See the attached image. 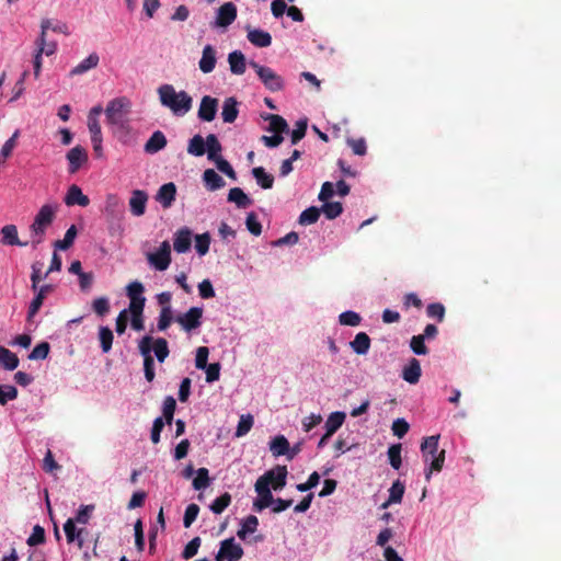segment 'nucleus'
<instances>
[{"label":"nucleus","instance_id":"obj_28","mask_svg":"<svg viewBox=\"0 0 561 561\" xmlns=\"http://www.w3.org/2000/svg\"><path fill=\"white\" fill-rule=\"evenodd\" d=\"M247 37L256 47H268L272 44L271 34L262 30H250Z\"/></svg>","mask_w":561,"mask_h":561},{"label":"nucleus","instance_id":"obj_36","mask_svg":"<svg viewBox=\"0 0 561 561\" xmlns=\"http://www.w3.org/2000/svg\"><path fill=\"white\" fill-rule=\"evenodd\" d=\"M345 417V413L341 411L331 413L325 421V432L333 435L343 425Z\"/></svg>","mask_w":561,"mask_h":561},{"label":"nucleus","instance_id":"obj_17","mask_svg":"<svg viewBox=\"0 0 561 561\" xmlns=\"http://www.w3.org/2000/svg\"><path fill=\"white\" fill-rule=\"evenodd\" d=\"M148 195L145 191L135 190L129 199L130 211L134 216H141L146 211Z\"/></svg>","mask_w":561,"mask_h":561},{"label":"nucleus","instance_id":"obj_6","mask_svg":"<svg viewBox=\"0 0 561 561\" xmlns=\"http://www.w3.org/2000/svg\"><path fill=\"white\" fill-rule=\"evenodd\" d=\"M202 318L203 308L192 307L186 312L178 314L174 322H176L185 332H192L201 327Z\"/></svg>","mask_w":561,"mask_h":561},{"label":"nucleus","instance_id":"obj_62","mask_svg":"<svg viewBox=\"0 0 561 561\" xmlns=\"http://www.w3.org/2000/svg\"><path fill=\"white\" fill-rule=\"evenodd\" d=\"M201 538L194 537L184 548L182 551V558L185 560H190L193 557H195L198 552V549L201 547Z\"/></svg>","mask_w":561,"mask_h":561},{"label":"nucleus","instance_id":"obj_26","mask_svg":"<svg viewBox=\"0 0 561 561\" xmlns=\"http://www.w3.org/2000/svg\"><path fill=\"white\" fill-rule=\"evenodd\" d=\"M152 337L145 335L138 343V348L144 357V368H154V359L151 356Z\"/></svg>","mask_w":561,"mask_h":561},{"label":"nucleus","instance_id":"obj_30","mask_svg":"<svg viewBox=\"0 0 561 561\" xmlns=\"http://www.w3.org/2000/svg\"><path fill=\"white\" fill-rule=\"evenodd\" d=\"M370 337L365 332H359L355 335L350 346L357 355H365L370 348Z\"/></svg>","mask_w":561,"mask_h":561},{"label":"nucleus","instance_id":"obj_23","mask_svg":"<svg viewBox=\"0 0 561 561\" xmlns=\"http://www.w3.org/2000/svg\"><path fill=\"white\" fill-rule=\"evenodd\" d=\"M422 375L421 364L416 358H411L402 370V378L411 385L419 382Z\"/></svg>","mask_w":561,"mask_h":561},{"label":"nucleus","instance_id":"obj_18","mask_svg":"<svg viewBox=\"0 0 561 561\" xmlns=\"http://www.w3.org/2000/svg\"><path fill=\"white\" fill-rule=\"evenodd\" d=\"M176 186L173 182L163 184L156 196V199L162 205L163 208H169L175 201Z\"/></svg>","mask_w":561,"mask_h":561},{"label":"nucleus","instance_id":"obj_63","mask_svg":"<svg viewBox=\"0 0 561 561\" xmlns=\"http://www.w3.org/2000/svg\"><path fill=\"white\" fill-rule=\"evenodd\" d=\"M199 513V506L195 503H192L187 505L184 517H183V525L185 528L191 527V525L195 522L197 518V515Z\"/></svg>","mask_w":561,"mask_h":561},{"label":"nucleus","instance_id":"obj_61","mask_svg":"<svg viewBox=\"0 0 561 561\" xmlns=\"http://www.w3.org/2000/svg\"><path fill=\"white\" fill-rule=\"evenodd\" d=\"M26 542L31 547L44 543L45 542V529L39 525H35L33 527V531H32L31 536L27 538Z\"/></svg>","mask_w":561,"mask_h":561},{"label":"nucleus","instance_id":"obj_12","mask_svg":"<svg viewBox=\"0 0 561 561\" xmlns=\"http://www.w3.org/2000/svg\"><path fill=\"white\" fill-rule=\"evenodd\" d=\"M49 27H50V20L49 19L42 20L41 34L35 42L36 49H38V53L45 54L46 56H50V55L55 54V51L57 49L56 43H54V42L47 43V41H46V34H47V31Z\"/></svg>","mask_w":561,"mask_h":561},{"label":"nucleus","instance_id":"obj_25","mask_svg":"<svg viewBox=\"0 0 561 561\" xmlns=\"http://www.w3.org/2000/svg\"><path fill=\"white\" fill-rule=\"evenodd\" d=\"M75 523L76 522L72 518H68L66 520V523L64 524V531H65L67 541L69 543L77 541L78 547L82 548L83 547L82 534H83L84 529H82V528L77 529Z\"/></svg>","mask_w":561,"mask_h":561},{"label":"nucleus","instance_id":"obj_58","mask_svg":"<svg viewBox=\"0 0 561 561\" xmlns=\"http://www.w3.org/2000/svg\"><path fill=\"white\" fill-rule=\"evenodd\" d=\"M425 339L422 335H413L410 341V347L412 352L416 355H426L428 353V348L425 345Z\"/></svg>","mask_w":561,"mask_h":561},{"label":"nucleus","instance_id":"obj_9","mask_svg":"<svg viewBox=\"0 0 561 561\" xmlns=\"http://www.w3.org/2000/svg\"><path fill=\"white\" fill-rule=\"evenodd\" d=\"M287 468L286 466H277L272 470L266 471L259 479H265L266 486L273 490H282L286 485L287 478Z\"/></svg>","mask_w":561,"mask_h":561},{"label":"nucleus","instance_id":"obj_53","mask_svg":"<svg viewBox=\"0 0 561 561\" xmlns=\"http://www.w3.org/2000/svg\"><path fill=\"white\" fill-rule=\"evenodd\" d=\"M388 458L391 467L398 470L402 465L401 459V444H396L389 447Z\"/></svg>","mask_w":561,"mask_h":561},{"label":"nucleus","instance_id":"obj_35","mask_svg":"<svg viewBox=\"0 0 561 561\" xmlns=\"http://www.w3.org/2000/svg\"><path fill=\"white\" fill-rule=\"evenodd\" d=\"M270 450L275 457L287 455L289 453V442L284 435H278L271 440Z\"/></svg>","mask_w":561,"mask_h":561},{"label":"nucleus","instance_id":"obj_45","mask_svg":"<svg viewBox=\"0 0 561 561\" xmlns=\"http://www.w3.org/2000/svg\"><path fill=\"white\" fill-rule=\"evenodd\" d=\"M267 119L270 121L268 130L276 135H280L288 128L287 122L279 115L271 114Z\"/></svg>","mask_w":561,"mask_h":561},{"label":"nucleus","instance_id":"obj_16","mask_svg":"<svg viewBox=\"0 0 561 561\" xmlns=\"http://www.w3.org/2000/svg\"><path fill=\"white\" fill-rule=\"evenodd\" d=\"M1 243L3 245H18V247H26L28 242H22L19 239L18 228L15 225H5L1 228Z\"/></svg>","mask_w":561,"mask_h":561},{"label":"nucleus","instance_id":"obj_56","mask_svg":"<svg viewBox=\"0 0 561 561\" xmlns=\"http://www.w3.org/2000/svg\"><path fill=\"white\" fill-rule=\"evenodd\" d=\"M49 350H50V346H49L48 342H41L28 354V359H31V360L45 359L49 354Z\"/></svg>","mask_w":561,"mask_h":561},{"label":"nucleus","instance_id":"obj_52","mask_svg":"<svg viewBox=\"0 0 561 561\" xmlns=\"http://www.w3.org/2000/svg\"><path fill=\"white\" fill-rule=\"evenodd\" d=\"M18 398V389L12 385H0V404L5 405L8 401Z\"/></svg>","mask_w":561,"mask_h":561},{"label":"nucleus","instance_id":"obj_10","mask_svg":"<svg viewBox=\"0 0 561 561\" xmlns=\"http://www.w3.org/2000/svg\"><path fill=\"white\" fill-rule=\"evenodd\" d=\"M237 19V7L233 2H226L217 10L216 20L214 26L216 27H228Z\"/></svg>","mask_w":561,"mask_h":561},{"label":"nucleus","instance_id":"obj_20","mask_svg":"<svg viewBox=\"0 0 561 561\" xmlns=\"http://www.w3.org/2000/svg\"><path fill=\"white\" fill-rule=\"evenodd\" d=\"M216 50L211 45H206L202 53V58L198 62L199 69L204 73L211 72L216 67Z\"/></svg>","mask_w":561,"mask_h":561},{"label":"nucleus","instance_id":"obj_38","mask_svg":"<svg viewBox=\"0 0 561 561\" xmlns=\"http://www.w3.org/2000/svg\"><path fill=\"white\" fill-rule=\"evenodd\" d=\"M222 150V147L215 134H209L206 137V151L208 154V159L210 161H215L220 156V152Z\"/></svg>","mask_w":561,"mask_h":561},{"label":"nucleus","instance_id":"obj_21","mask_svg":"<svg viewBox=\"0 0 561 561\" xmlns=\"http://www.w3.org/2000/svg\"><path fill=\"white\" fill-rule=\"evenodd\" d=\"M56 210L57 206H53L49 204L43 205L36 214L33 224L48 228L55 219Z\"/></svg>","mask_w":561,"mask_h":561},{"label":"nucleus","instance_id":"obj_59","mask_svg":"<svg viewBox=\"0 0 561 561\" xmlns=\"http://www.w3.org/2000/svg\"><path fill=\"white\" fill-rule=\"evenodd\" d=\"M252 426H253V416L250 414L242 415L239 420V423H238V426L236 430V436L237 437L244 436L245 434H248L250 432Z\"/></svg>","mask_w":561,"mask_h":561},{"label":"nucleus","instance_id":"obj_8","mask_svg":"<svg viewBox=\"0 0 561 561\" xmlns=\"http://www.w3.org/2000/svg\"><path fill=\"white\" fill-rule=\"evenodd\" d=\"M254 489L257 493V499H255L253 502V507L255 511L261 512L274 503L273 494L271 489L266 486L265 479H257Z\"/></svg>","mask_w":561,"mask_h":561},{"label":"nucleus","instance_id":"obj_3","mask_svg":"<svg viewBox=\"0 0 561 561\" xmlns=\"http://www.w3.org/2000/svg\"><path fill=\"white\" fill-rule=\"evenodd\" d=\"M249 65L251 68L254 69L259 79L268 91L278 92L284 89V79L278 73H276L272 68L262 66L256 61H250Z\"/></svg>","mask_w":561,"mask_h":561},{"label":"nucleus","instance_id":"obj_51","mask_svg":"<svg viewBox=\"0 0 561 561\" xmlns=\"http://www.w3.org/2000/svg\"><path fill=\"white\" fill-rule=\"evenodd\" d=\"M210 245V234L208 232L197 234L195 237V249L196 252L203 256L208 253Z\"/></svg>","mask_w":561,"mask_h":561},{"label":"nucleus","instance_id":"obj_4","mask_svg":"<svg viewBox=\"0 0 561 561\" xmlns=\"http://www.w3.org/2000/svg\"><path fill=\"white\" fill-rule=\"evenodd\" d=\"M130 105V101L125 96L111 100L104 111L107 124L112 125L114 123H121L123 119H127Z\"/></svg>","mask_w":561,"mask_h":561},{"label":"nucleus","instance_id":"obj_13","mask_svg":"<svg viewBox=\"0 0 561 561\" xmlns=\"http://www.w3.org/2000/svg\"><path fill=\"white\" fill-rule=\"evenodd\" d=\"M69 162V173H76L83 163L88 161V152L82 146H76L71 148L66 156Z\"/></svg>","mask_w":561,"mask_h":561},{"label":"nucleus","instance_id":"obj_57","mask_svg":"<svg viewBox=\"0 0 561 561\" xmlns=\"http://www.w3.org/2000/svg\"><path fill=\"white\" fill-rule=\"evenodd\" d=\"M174 319L175 318L173 317L172 309L161 310L159 318H158V323H157L158 330L165 331L171 325V323L174 321Z\"/></svg>","mask_w":561,"mask_h":561},{"label":"nucleus","instance_id":"obj_19","mask_svg":"<svg viewBox=\"0 0 561 561\" xmlns=\"http://www.w3.org/2000/svg\"><path fill=\"white\" fill-rule=\"evenodd\" d=\"M53 290L51 285H44L39 289H37L35 297L30 304L28 311H27V321H31L35 314L39 311L41 307L43 306L44 299L47 294H49Z\"/></svg>","mask_w":561,"mask_h":561},{"label":"nucleus","instance_id":"obj_31","mask_svg":"<svg viewBox=\"0 0 561 561\" xmlns=\"http://www.w3.org/2000/svg\"><path fill=\"white\" fill-rule=\"evenodd\" d=\"M203 180L208 191H217L225 186L224 179L213 169L204 171Z\"/></svg>","mask_w":561,"mask_h":561},{"label":"nucleus","instance_id":"obj_24","mask_svg":"<svg viewBox=\"0 0 561 561\" xmlns=\"http://www.w3.org/2000/svg\"><path fill=\"white\" fill-rule=\"evenodd\" d=\"M228 62L230 66V71L233 75L241 76L245 72L247 69V60L245 56L240 50H233L228 55Z\"/></svg>","mask_w":561,"mask_h":561},{"label":"nucleus","instance_id":"obj_46","mask_svg":"<svg viewBox=\"0 0 561 561\" xmlns=\"http://www.w3.org/2000/svg\"><path fill=\"white\" fill-rule=\"evenodd\" d=\"M320 217V209L316 206H311L305 209L299 216L300 225H312L318 221Z\"/></svg>","mask_w":561,"mask_h":561},{"label":"nucleus","instance_id":"obj_41","mask_svg":"<svg viewBox=\"0 0 561 561\" xmlns=\"http://www.w3.org/2000/svg\"><path fill=\"white\" fill-rule=\"evenodd\" d=\"M99 340L103 353H108L113 345L114 335L108 327H100Z\"/></svg>","mask_w":561,"mask_h":561},{"label":"nucleus","instance_id":"obj_42","mask_svg":"<svg viewBox=\"0 0 561 561\" xmlns=\"http://www.w3.org/2000/svg\"><path fill=\"white\" fill-rule=\"evenodd\" d=\"M77 233H78V231H77L76 226H75V225H71V226L67 229V231H66V233H65L64 239H62V240H57V241L54 243L55 249H57V250H64V251H65V250H67V249H69V248L72 245V243H73V241H75V239H76V237H77Z\"/></svg>","mask_w":561,"mask_h":561},{"label":"nucleus","instance_id":"obj_15","mask_svg":"<svg viewBox=\"0 0 561 561\" xmlns=\"http://www.w3.org/2000/svg\"><path fill=\"white\" fill-rule=\"evenodd\" d=\"M64 202L67 206L79 205L81 207H87L90 204L89 197L84 195L82 190L76 184H72L68 188Z\"/></svg>","mask_w":561,"mask_h":561},{"label":"nucleus","instance_id":"obj_7","mask_svg":"<svg viewBox=\"0 0 561 561\" xmlns=\"http://www.w3.org/2000/svg\"><path fill=\"white\" fill-rule=\"evenodd\" d=\"M148 262L158 271H165L171 263V245L163 241L156 252L147 254Z\"/></svg>","mask_w":561,"mask_h":561},{"label":"nucleus","instance_id":"obj_1","mask_svg":"<svg viewBox=\"0 0 561 561\" xmlns=\"http://www.w3.org/2000/svg\"><path fill=\"white\" fill-rule=\"evenodd\" d=\"M157 93L162 106L169 108L175 116L188 113L193 105V99L186 91H176L172 84H162Z\"/></svg>","mask_w":561,"mask_h":561},{"label":"nucleus","instance_id":"obj_40","mask_svg":"<svg viewBox=\"0 0 561 561\" xmlns=\"http://www.w3.org/2000/svg\"><path fill=\"white\" fill-rule=\"evenodd\" d=\"M187 152L195 157H202L206 152V139L201 135H195L188 141Z\"/></svg>","mask_w":561,"mask_h":561},{"label":"nucleus","instance_id":"obj_50","mask_svg":"<svg viewBox=\"0 0 561 561\" xmlns=\"http://www.w3.org/2000/svg\"><path fill=\"white\" fill-rule=\"evenodd\" d=\"M322 211L328 219H335L343 211V205L340 202H327L322 206Z\"/></svg>","mask_w":561,"mask_h":561},{"label":"nucleus","instance_id":"obj_14","mask_svg":"<svg viewBox=\"0 0 561 561\" xmlns=\"http://www.w3.org/2000/svg\"><path fill=\"white\" fill-rule=\"evenodd\" d=\"M192 231L187 227L179 229L174 233L173 248L178 253H185L191 249Z\"/></svg>","mask_w":561,"mask_h":561},{"label":"nucleus","instance_id":"obj_55","mask_svg":"<svg viewBox=\"0 0 561 561\" xmlns=\"http://www.w3.org/2000/svg\"><path fill=\"white\" fill-rule=\"evenodd\" d=\"M426 314L428 318L436 319L438 322H443L445 318V307L440 302H433L426 307Z\"/></svg>","mask_w":561,"mask_h":561},{"label":"nucleus","instance_id":"obj_29","mask_svg":"<svg viewBox=\"0 0 561 561\" xmlns=\"http://www.w3.org/2000/svg\"><path fill=\"white\" fill-rule=\"evenodd\" d=\"M239 114L238 102L234 98H227L222 105V121L225 123H233Z\"/></svg>","mask_w":561,"mask_h":561},{"label":"nucleus","instance_id":"obj_37","mask_svg":"<svg viewBox=\"0 0 561 561\" xmlns=\"http://www.w3.org/2000/svg\"><path fill=\"white\" fill-rule=\"evenodd\" d=\"M0 365L7 370H14L19 366V357L0 345Z\"/></svg>","mask_w":561,"mask_h":561},{"label":"nucleus","instance_id":"obj_39","mask_svg":"<svg viewBox=\"0 0 561 561\" xmlns=\"http://www.w3.org/2000/svg\"><path fill=\"white\" fill-rule=\"evenodd\" d=\"M151 351L154 352V355L160 363H163L170 354L168 342L163 337H158L156 340L152 339Z\"/></svg>","mask_w":561,"mask_h":561},{"label":"nucleus","instance_id":"obj_32","mask_svg":"<svg viewBox=\"0 0 561 561\" xmlns=\"http://www.w3.org/2000/svg\"><path fill=\"white\" fill-rule=\"evenodd\" d=\"M100 57L96 53L90 54L85 59L79 62L71 71V76L82 75L99 65Z\"/></svg>","mask_w":561,"mask_h":561},{"label":"nucleus","instance_id":"obj_43","mask_svg":"<svg viewBox=\"0 0 561 561\" xmlns=\"http://www.w3.org/2000/svg\"><path fill=\"white\" fill-rule=\"evenodd\" d=\"M210 484L209 471L207 468H199L196 470V477L194 478L192 485L194 490H204Z\"/></svg>","mask_w":561,"mask_h":561},{"label":"nucleus","instance_id":"obj_5","mask_svg":"<svg viewBox=\"0 0 561 561\" xmlns=\"http://www.w3.org/2000/svg\"><path fill=\"white\" fill-rule=\"evenodd\" d=\"M244 554L241 545L237 543L233 537L227 538L220 542L218 552L215 556L216 561H239Z\"/></svg>","mask_w":561,"mask_h":561},{"label":"nucleus","instance_id":"obj_11","mask_svg":"<svg viewBox=\"0 0 561 561\" xmlns=\"http://www.w3.org/2000/svg\"><path fill=\"white\" fill-rule=\"evenodd\" d=\"M218 110V100L210 95H205L201 100L197 116L203 122H211L216 117Z\"/></svg>","mask_w":561,"mask_h":561},{"label":"nucleus","instance_id":"obj_49","mask_svg":"<svg viewBox=\"0 0 561 561\" xmlns=\"http://www.w3.org/2000/svg\"><path fill=\"white\" fill-rule=\"evenodd\" d=\"M47 229L36 224L30 226L31 244L34 249L44 241Z\"/></svg>","mask_w":561,"mask_h":561},{"label":"nucleus","instance_id":"obj_64","mask_svg":"<svg viewBox=\"0 0 561 561\" xmlns=\"http://www.w3.org/2000/svg\"><path fill=\"white\" fill-rule=\"evenodd\" d=\"M307 131V121L300 119L296 122L295 128L291 131V144L296 145L298 141H300Z\"/></svg>","mask_w":561,"mask_h":561},{"label":"nucleus","instance_id":"obj_48","mask_svg":"<svg viewBox=\"0 0 561 561\" xmlns=\"http://www.w3.org/2000/svg\"><path fill=\"white\" fill-rule=\"evenodd\" d=\"M110 300L107 297H98L92 301V310L99 317H104L110 312Z\"/></svg>","mask_w":561,"mask_h":561},{"label":"nucleus","instance_id":"obj_2","mask_svg":"<svg viewBox=\"0 0 561 561\" xmlns=\"http://www.w3.org/2000/svg\"><path fill=\"white\" fill-rule=\"evenodd\" d=\"M439 435L427 436L421 444V451L425 462L430 466L425 472V479L430 481L432 473L442 471L445 462V449L438 451Z\"/></svg>","mask_w":561,"mask_h":561},{"label":"nucleus","instance_id":"obj_47","mask_svg":"<svg viewBox=\"0 0 561 561\" xmlns=\"http://www.w3.org/2000/svg\"><path fill=\"white\" fill-rule=\"evenodd\" d=\"M175 408H176L175 399L171 396L167 397L163 401V408H162V413H163L162 419L165 423H168V424L172 423Z\"/></svg>","mask_w":561,"mask_h":561},{"label":"nucleus","instance_id":"obj_22","mask_svg":"<svg viewBox=\"0 0 561 561\" xmlns=\"http://www.w3.org/2000/svg\"><path fill=\"white\" fill-rule=\"evenodd\" d=\"M167 144L165 135L161 130H156L145 144L144 149L147 153L154 154L164 149Z\"/></svg>","mask_w":561,"mask_h":561},{"label":"nucleus","instance_id":"obj_27","mask_svg":"<svg viewBox=\"0 0 561 561\" xmlns=\"http://www.w3.org/2000/svg\"><path fill=\"white\" fill-rule=\"evenodd\" d=\"M404 491V484L400 480L394 481L389 489V497L385 503L381 504V508H387L391 504L401 503Z\"/></svg>","mask_w":561,"mask_h":561},{"label":"nucleus","instance_id":"obj_54","mask_svg":"<svg viewBox=\"0 0 561 561\" xmlns=\"http://www.w3.org/2000/svg\"><path fill=\"white\" fill-rule=\"evenodd\" d=\"M339 321L342 325L357 327L362 318L357 312L348 310L339 316Z\"/></svg>","mask_w":561,"mask_h":561},{"label":"nucleus","instance_id":"obj_60","mask_svg":"<svg viewBox=\"0 0 561 561\" xmlns=\"http://www.w3.org/2000/svg\"><path fill=\"white\" fill-rule=\"evenodd\" d=\"M95 506L93 504L81 505L77 512L76 518L73 519L78 524H88Z\"/></svg>","mask_w":561,"mask_h":561},{"label":"nucleus","instance_id":"obj_33","mask_svg":"<svg viewBox=\"0 0 561 561\" xmlns=\"http://www.w3.org/2000/svg\"><path fill=\"white\" fill-rule=\"evenodd\" d=\"M228 202L234 203L238 208H247L252 204V199L240 187L229 191Z\"/></svg>","mask_w":561,"mask_h":561},{"label":"nucleus","instance_id":"obj_44","mask_svg":"<svg viewBox=\"0 0 561 561\" xmlns=\"http://www.w3.org/2000/svg\"><path fill=\"white\" fill-rule=\"evenodd\" d=\"M231 495L228 492H225L213 501L209 508L214 514L219 515L231 504Z\"/></svg>","mask_w":561,"mask_h":561},{"label":"nucleus","instance_id":"obj_34","mask_svg":"<svg viewBox=\"0 0 561 561\" xmlns=\"http://www.w3.org/2000/svg\"><path fill=\"white\" fill-rule=\"evenodd\" d=\"M252 175L256 180L257 185L263 190H270L274 185V176L265 171L263 167L252 169Z\"/></svg>","mask_w":561,"mask_h":561}]
</instances>
